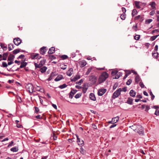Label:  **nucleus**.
<instances>
[{"instance_id": "obj_1", "label": "nucleus", "mask_w": 159, "mask_h": 159, "mask_svg": "<svg viewBox=\"0 0 159 159\" xmlns=\"http://www.w3.org/2000/svg\"><path fill=\"white\" fill-rule=\"evenodd\" d=\"M108 77V74L106 72H102L99 77L98 79L99 83L101 84L104 82Z\"/></svg>"}, {"instance_id": "obj_2", "label": "nucleus", "mask_w": 159, "mask_h": 159, "mask_svg": "<svg viewBox=\"0 0 159 159\" xmlns=\"http://www.w3.org/2000/svg\"><path fill=\"white\" fill-rule=\"evenodd\" d=\"M26 88L27 91L30 93H32L33 92L34 87L31 84H28L26 85Z\"/></svg>"}, {"instance_id": "obj_3", "label": "nucleus", "mask_w": 159, "mask_h": 159, "mask_svg": "<svg viewBox=\"0 0 159 159\" xmlns=\"http://www.w3.org/2000/svg\"><path fill=\"white\" fill-rule=\"evenodd\" d=\"M121 91H122V90L121 88L117 89V90L113 93L112 97V98L115 99L118 97L120 94Z\"/></svg>"}, {"instance_id": "obj_4", "label": "nucleus", "mask_w": 159, "mask_h": 159, "mask_svg": "<svg viewBox=\"0 0 159 159\" xmlns=\"http://www.w3.org/2000/svg\"><path fill=\"white\" fill-rule=\"evenodd\" d=\"M14 43L16 46L19 45L21 43V40L19 38H15L13 39Z\"/></svg>"}, {"instance_id": "obj_5", "label": "nucleus", "mask_w": 159, "mask_h": 159, "mask_svg": "<svg viewBox=\"0 0 159 159\" xmlns=\"http://www.w3.org/2000/svg\"><path fill=\"white\" fill-rule=\"evenodd\" d=\"M106 89H101L98 90V94L99 96H102L106 91Z\"/></svg>"}, {"instance_id": "obj_6", "label": "nucleus", "mask_w": 159, "mask_h": 159, "mask_svg": "<svg viewBox=\"0 0 159 159\" xmlns=\"http://www.w3.org/2000/svg\"><path fill=\"white\" fill-rule=\"evenodd\" d=\"M88 84L87 83H84L83 85L82 90V91L83 93H85L86 92L88 88Z\"/></svg>"}, {"instance_id": "obj_7", "label": "nucleus", "mask_w": 159, "mask_h": 159, "mask_svg": "<svg viewBox=\"0 0 159 159\" xmlns=\"http://www.w3.org/2000/svg\"><path fill=\"white\" fill-rule=\"evenodd\" d=\"M89 80L90 81L92 82L93 83H95L96 81L97 78L94 75H92L89 77Z\"/></svg>"}, {"instance_id": "obj_8", "label": "nucleus", "mask_w": 159, "mask_h": 159, "mask_svg": "<svg viewBox=\"0 0 159 159\" xmlns=\"http://www.w3.org/2000/svg\"><path fill=\"white\" fill-rule=\"evenodd\" d=\"M76 92L77 90L75 89L72 90L69 94V98L72 99L73 97V95L76 93Z\"/></svg>"}, {"instance_id": "obj_9", "label": "nucleus", "mask_w": 159, "mask_h": 159, "mask_svg": "<svg viewBox=\"0 0 159 159\" xmlns=\"http://www.w3.org/2000/svg\"><path fill=\"white\" fill-rule=\"evenodd\" d=\"M76 136L77 139V142H78V144L80 145L81 146H83L84 143V141L80 139L78 135H76Z\"/></svg>"}, {"instance_id": "obj_10", "label": "nucleus", "mask_w": 159, "mask_h": 159, "mask_svg": "<svg viewBox=\"0 0 159 159\" xmlns=\"http://www.w3.org/2000/svg\"><path fill=\"white\" fill-rule=\"evenodd\" d=\"M46 51L47 50L45 47H43L40 49V53L41 54H44Z\"/></svg>"}, {"instance_id": "obj_11", "label": "nucleus", "mask_w": 159, "mask_h": 159, "mask_svg": "<svg viewBox=\"0 0 159 159\" xmlns=\"http://www.w3.org/2000/svg\"><path fill=\"white\" fill-rule=\"evenodd\" d=\"M79 64L81 67H83L86 64V62L84 60H82L80 61Z\"/></svg>"}, {"instance_id": "obj_12", "label": "nucleus", "mask_w": 159, "mask_h": 159, "mask_svg": "<svg viewBox=\"0 0 159 159\" xmlns=\"http://www.w3.org/2000/svg\"><path fill=\"white\" fill-rule=\"evenodd\" d=\"M149 5L151 6V7H152V10H155L156 9V7H155L156 4L155 2H150Z\"/></svg>"}, {"instance_id": "obj_13", "label": "nucleus", "mask_w": 159, "mask_h": 159, "mask_svg": "<svg viewBox=\"0 0 159 159\" xmlns=\"http://www.w3.org/2000/svg\"><path fill=\"white\" fill-rule=\"evenodd\" d=\"M142 126L141 125H137L136 126V129H135V132H138L139 130H144Z\"/></svg>"}, {"instance_id": "obj_14", "label": "nucleus", "mask_w": 159, "mask_h": 159, "mask_svg": "<svg viewBox=\"0 0 159 159\" xmlns=\"http://www.w3.org/2000/svg\"><path fill=\"white\" fill-rule=\"evenodd\" d=\"M55 52V48L54 47H51L49 50L48 53L49 54H52L53 53Z\"/></svg>"}, {"instance_id": "obj_15", "label": "nucleus", "mask_w": 159, "mask_h": 159, "mask_svg": "<svg viewBox=\"0 0 159 159\" xmlns=\"http://www.w3.org/2000/svg\"><path fill=\"white\" fill-rule=\"evenodd\" d=\"M73 69L72 68H70L69 70L67 72L66 74L67 75L70 76L73 74Z\"/></svg>"}, {"instance_id": "obj_16", "label": "nucleus", "mask_w": 159, "mask_h": 159, "mask_svg": "<svg viewBox=\"0 0 159 159\" xmlns=\"http://www.w3.org/2000/svg\"><path fill=\"white\" fill-rule=\"evenodd\" d=\"M63 78V76L62 75H59L54 80L56 81H58Z\"/></svg>"}, {"instance_id": "obj_17", "label": "nucleus", "mask_w": 159, "mask_h": 159, "mask_svg": "<svg viewBox=\"0 0 159 159\" xmlns=\"http://www.w3.org/2000/svg\"><path fill=\"white\" fill-rule=\"evenodd\" d=\"M80 76L79 75H76L73 78L71 79V81H76L78 79H80Z\"/></svg>"}, {"instance_id": "obj_18", "label": "nucleus", "mask_w": 159, "mask_h": 159, "mask_svg": "<svg viewBox=\"0 0 159 159\" xmlns=\"http://www.w3.org/2000/svg\"><path fill=\"white\" fill-rule=\"evenodd\" d=\"M89 98L90 99L93 101H95L96 98L94 94L93 93H91L89 95Z\"/></svg>"}, {"instance_id": "obj_19", "label": "nucleus", "mask_w": 159, "mask_h": 159, "mask_svg": "<svg viewBox=\"0 0 159 159\" xmlns=\"http://www.w3.org/2000/svg\"><path fill=\"white\" fill-rule=\"evenodd\" d=\"M119 120V117L118 116H117L113 118H112V121L113 122V123H115L117 122Z\"/></svg>"}, {"instance_id": "obj_20", "label": "nucleus", "mask_w": 159, "mask_h": 159, "mask_svg": "<svg viewBox=\"0 0 159 159\" xmlns=\"http://www.w3.org/2000/svg\"><path fill=\"white\" fill-rule=\"evenodd\" d=\"M122 75V73H121L120 72H117V73L116 75L115 78H113V79H118Z\"/></svg>"}, {"instance_id": "obj_21", "label": "nucleus", "mask_w": 159, "mask_h": 159, "mask_svg": "<svg viewBox=\"0 0 159 159\" xmlns=\"http://www.w3.org/2000/svg\"><path fill=\"white\" fill-rule=\"evenodd\" d=\"M15 57V56L12 54H10L8 58V61H13Z\"/></svg>"}, {"instance_id": "obj_22", "label": "nucleus", "mask_w": 159, "mask_h": 159, "mask_svg": "<svg viewBox=\"0 0 159 159\" xmlns=\"http://www.w3.org/2000/svg\"><path fill=\"white\" fill-rule=\"evenodd\" d=\"M129 94L130 96L133 97H134L135 96L136 93L133 90H131L130 91Z\"/></svg>"}, {"instance_id": "obj_23", "label": "nucleus", "mask_w": 159, "mask_h": 159, "mask_svg": "<svg viewBox=\"0 0 159 159\" xmlns=\"http://www.w3.org/2000/svg\"><path fill=\"white\" fill-rule=\"evenodd\" d=\"M134 4L136 7L138 8H140V2L138 1H135Z\"/></svg>"}, {"instance_id": "obj_24", "label": "nucleus", "mask_w": 159, "mask_h": 159, "mask_svg": "<svg viewBox=\"0 0 159 159\" xmlns=\"http://www.w3.org/2000/svg\"><path fill=\"white\" fill-rule=\"evenodd\" d=\"M8 55V53L7 52L3 54L2 60H7V57Z\"/></svg>"}, {"instance_id": "obj_25", "label": "nucleus", "mask_w": 159, "mask_h": 159, "mask_svg": "<svg viewBox=\"0 0 159 159\" xmlns=\"http://www.w3.org/2000/svg\"><path fill=\"white\" fill-rule=\"evenodd\" d=\"M47 69V67L45 66H44L40 69V71L42 73H43L46 71Z\"/></svg>"}, {"instance_id": "obj_26", "label": "nucleus", "mask_w": 159, "mask_h": 159, "mask_svg": "<svg viewBox=\"0 0 159 159\" xmlns=\"http://www.w3.org/2000/svg\"><path fill=\"white\" fill-rule=\"evenodd\" d=\"M39 55V54H38L36 53V54L32 56V59L36 58V59H39L40 58H41V57H37Z\"/></svg>"}, {"instance_id": "obj_27", "label": "nucleus", "mask_w": 159, "mask_h": 159, "mask_svg": "<svg viewBox=\"0 0 159 159\" xmlns=\"http://www.w3.org/2000/svg\"><path fill=\"white\" fill-rule=\"evenodd\" d=\"M10 150L11 151L16 152L18 151V147H15L11 148Z\"/></svg>"}, {"instance_id": "obj_28", "label": "nucleus", "mask_w": 159, "mask_h": 159, "mask_svg": "<svg viewBox=\"0 0 159 159\" xmlns=\"http://www.w3.org/2000/svg\"><path fill=\"white\" fill-rule=\"evenodd\" d=\"M138 13L137 10L135 9H134L132 13V15L133 17H134L135 15H136Z\"/></svg>"}, {"instance_id": "obj_29", "label": "nucleus", "mask_w": 159, "mask_h": 159, "mask_svg": "<svg viewBox=\"0 0 159 159\" xmlns=\"http://www.w3.org/2000/svg\"><path fill=\"white\" fill-rule=\"evenodd\" d=\"M14 48L13 44L10 43L8 45V49L9 51H11Z\"/></svg>"}, {"instance_id": "obj_30", "label": "nucleus", "mask_w": 159, "mask_h": 159, "mask_svg": "<svg viewBox=\"0 0 159 159\" xmlns=\"http://www.w3.org/2000/svg\"><path fill=\"white\" fill-rule=\"evenodd\" d=\"M152 56L156 59H157L158 57V54L157 52L152 53Z\"/></svg>"}, {"instance_id": "obj_31", "label": "nucleus", "mask_w": 159, "mask_h": 159, "mask_svg": "<svg viewBox=\"0 0 159 159\" xmlns=\"http://www.w3.org/2000/svg\"><path fill=\"white\" fill-rule=\"evenodd\" d=\"M55 75L53 73H52L50 74L49 77L48 78V80L49 81L51 80L52 79L53 77Z\"/></svg>"}, {"instance_id": "obj_32", "label": "nucleus", "mask_w": 159, "mask_h": 159, "mask_svg": "<svg viewBox=\"0 0 159 159\" xmlns=\"http://www.w3.org/2000/svg\"><path fill=\"white\" fill-rule=\"evenodd\" d=\"M27 64V63L26 62H22L21 63V65L20 66V68H23L25 66H26Z\"/></svg>"}, {"instance_id": "obj_33", "label": "nucleus", "mask_w": 159, "mask_h": 159, "mask_svg": "<svg viewBox=\"0 0 159 159\" xmlns=\"http://www.w3.org/2000/svg\"><path fill=\"white\" fill-rule=\"evenodd\" d=\"M133 99L131 98H129L127 101V102L128 103L132 105V104Z\"/></svg>"}, {"instance_id": "obj_34", "label": "nucleus", "mask_w": 159, "mask_h": 159, "mask_svg": "<svg viewBox=\"0 0 159 159\" xmlns=\"http://www.w3.org/2000/svg\"><path fill=\"white\" fill-rule=\"evenodd\" d=\"M159 36V34L158 35H156L155 36H152L150 39L151 41H153L155 40Z\"/></svg>"}, {"instance_id": "obj_35", "label": "nucleus", "mask_w": 159, "mask_h": 159, "mask_svg": "<svg viewBox=\"0 0 159 159\" xmlns=\"http://www.w3.org/2000/svg\"><path fill=\"white\" fill-rule=\"evenodd\" d=\"M1 46L4 50H6L7 49V47L6 46H5L4 44L1 43Z\"/></svg>"}, {"instance_id": "obj_36", "label": "nucleus", "mask_w": 159, "mask_h": 159, "mask_svg": "<svg viewBox=\"0 0 159 159\" xmlns=\"http://www.w3.org/2000/svg\"><path fill=\"white\" fill-rule=\"evenodd\" d=\"M140 79V77L139 75H137L135 78V80L136 82L138 83L139 82Z\"/></svg>"}, {"instance_id": "obj_37", "label": "nucleus", "mask_w": 159, "mask_h": 159, "mask_svg": "<svg viewBox=\"0 0 159 159\" xmlns=\"http://www.w3.org/2000/svg\"><path fill=\"white\" fill-rule=\"evenodd\" d=\"M34 65L36 68H40L42 66V65H41L39 63V64H38L37 63H35Z\"/></svg>"}, {"instance_id": "obj_38", "label": "nucleus", "mask_w": 159, "mask_h": 159, "mask_svg": "<svg viewBox=\"0 0 159 159\" xmlns=\"http://www.w3.org/2000/svg\"><path fill=\"white\" fill-rule=\"evenodd\" d=\"M20 49H16L14 50L13 51V52L14 54H16L19 53V52H20Z\"/></svg>"}, {"instance_id": "obj_39", "label": "nucleus", "mask_w": 159, "mask_h": 159, "mask_svg": "<svg viewBox=\"0 0 159 159\" xmlns=\"http://www.w3.org/2000/svg\"><path fill=\"white\" fill-rule=\"evenodd\" d=\"M92 69L93 68L92 67L89 68L88 69V70L86 73V75H88L89 74V73L91 71Z\"/></svg>"}, {"instance_id": "obj_40", "label": "nucleus", "mask_w": 159, "mask_h": 159, "mask_svg": "<svg viewBox=\"0 0 159 159\" xmlns=\"http://www.w3.org/2000/svg\"><path fill=\"white\" fill-rule=\"evenodd\" d=\"M138 133L140 135H143L144 134V130H139V131L136 132Z\"/></svg>"}, {"instance_id": "obj_41", "label": "nucleus", "mask_w": 159, "mask_h": 159, "mask_svg": "<svg viewBox=\"0 0 159 159\" xmlns=\"http://www.w3.org/2000/svg\"><path fill=\"white\" fill-rule=\"evenodd\" d=\"M16 122L17 124V125H16L17 127L18 128H21V125L20 123H19V121L18 120H16Z\"/></svg>"}, {"instance_id": "obj_42", "label": "nucleus", "mask_w": 159, "mask_h": 159, "mask_svg": "<svg viewBox=\"0 0 159 159\" xmlns=\"http://www.w3.org/2000/svg\"><path fill=\"white\" fill-rule=\"evenodd\" d=\"M140 18V21H142L143 20L142 18V17H141L140 16L138 15V16H136L134 18V20H137L139 19Z\"/></svg>"}, {"instance_id": "obj_43", "label": "nucleus", "mask_w": 159, "mask_h": 159, "mask_svg": "<svg viewBox=\"0 0 159 159\" xmlns=\"http://www.w3.org/2000/svg\"><path fill=\"white\" fill-rule=\"evenodd\" d=\"M80 153H81L82 154H84L85 152V150H84V148H80Z\"/></svg>"}, {"instance_id": "obj_44", "label": "nucleus", "mask_w": 159, "mask_h": 159, "mask_svg": "<svg viewBox=\"0 0 159 159\" xmlns=\"http://www.w3.org/2000/svg\"><path fill=\"white\" fill-rule=\"evenodd\" d=\"M67 86V85L66 84H64L59 86V88L61 89H62L66 88Z\"/></svg>"}, {"instance_id": "obj_45", "label": "nucleus", "mask_w": 159, "mask_h": 159, "mask_svg": "<svg viewBox=\"0 0 159 159\" xmlns=\"http://www.w3.org/2000/svg\"><path fill=\"white\" fill-rule=\"evenodd\" d=\"M117 72L118 71L117 70H116L112 71L111 72V74L112 75H116L117 73Z\"/></svg>"}, {"instance_id": "obj_46", "label": "nucleus", "mask_w": 159, "mask_h": 159, "mask_svg": "<svg viewBox=\"0 0 159 159\" xmlns=\"http://www.w3.org/2000/svg\"><path fill=\"white\" fill-rule=\"evenodd\" d=\"M120 18L121 19L124 20L126 18L125 14H121L120 16Z\"/></svg>"}, {"instance_id": "obj_47", "label": "nucleus", "mask_w": 159, "mask_h": 159, "mask_svg": "<svg viewBox=\"0 0 159 159\" xmlns=\"http://www.w3.org/2000/svg\"><path fill=\"white\" fill-rule=\"evenodd\" d=\"M83 81H84V80L83 79H82L80 80H79V81H78V82H76V84H78L80 85L82 83H83Z\"/></svg>"}, {"instance_id": "obj_48", "label": "nucleus", "mask_w": 159, "mask_h": 159, "mask_svg": "<svg viewBox=\"0 0 159 159\" xmlns=\"http://www.w3.org/2000/svg\"><path fill=\"white\" fill-rule=\"evenodd\" d=\"M140 36L139 35H136L134 37V39L136 40H138L139 39Z\"/></svg>"}, {"instance_id": "obj_49", "label": "nucleus", "mask_w": 159, "mask_h": 159, "mask_svg": "<svg viewBox=\"0 0 159 159\" xmlns=\"http://www.w3.org/2000/svg\"><path fill=\"white\" fill-rule=\"evenodd\" d=\"M118 85V84L117 83H115L113 87V89H115L117 88Z\"/></svg>"}, {"instance_id": "obj_50", "label": "nucleus", "mask_w": 159, "mask_h": 159, "mask_svg": "<svg viewBox=\"0 0 159 159\" xmlns=\"http://www.w3.org/2000/svg\"><path fill=\"white\" fill-rule=\"evenodd\" d=\"M45 60H43L40 61L39 63L42 65V66H43L45 62Z\"/></svg>"}, {"instance_id": "obj_51", "label": "nucleus", "mask_w": 159, "mask_h": 159, "mask_svg": "<svg viewBox=\"0 0 159 159\" xmlns=\"http://www.w3.org/2000/svg\"><path fill=\"white\" fill-rule=\"evenodd\" d=\"M81 96V93H78L75 96V98H79Z\"/></svg>"}, {"instance_id": "obj_52", "label": "nucleus", "mask_w": 159, "mask_h": 159, "mask_svg": "<svg viewBox=\"0 0 159 159\" xmlns=\"http://www.w3.org/2000/svg\"><path fill=\"white\" fill-rule=\"evenodd\" d=\"M132 82V80L131 79H129L126 83V84L127 85H129Z\"/></svg>"}, {"instance_id": "obj_53", "label": "nucleus", "mask_w": 159, "mask_h": 159, "mask_svg": "<svg viewBox=\"0 0 159 159\" xmlns=\"http://www.w3.org/2000/svg\"><path fill=\"white\" fill-rule=\"evenodd\" d=\"M152 21V19H149L147 20H146V23L147 24H149L150 23H151Z\"/></svg>"}, {"instance_id": "obj_54", "label": "nucleus", "mask_w": 159, "mask_h": 159, "mask_svg": "<svg viewBox=\"0 0 159 159\" xmlns=\"http://www.w3.org/2000/svg\"><path fill=\"white\" fill-rule=\"evenodd\" d=\"M2 66L3 67H7L8 64L5 62H2Z\"/></svg>"}, {"instance_id": "obj_55", "label": "nucleus", "mask_w": 159, "mask_h": 159, "mask_svg": "<svg viewBox=\"0 0 159 159\" xmlns=\"http://www.w3.org/2000/svg\"><path fill=\"white\" fill-rule=\"evenodd\" d=\"M61 58L63 59H66L68 58V56L66 55H63L61 56Z\"/></svg>"}, {"instance_id": "obj_56", "label": "nucleus", "mask_w": 159, "mask_h": 159, "mask_svg": "<svg viewBox=\"0 0 159 159\" xmlns=\"http://www.w3.org/2000/svg\"><path fill=\"white\" fill-rule=\"evenodd\" d=\"M49 57L51 60L55 59L56 58L55 56L54 55H49Z\"/></svg>"}, {"instance_id": "obj_57", "label": "nucleus", "mask_w": 159, "mask_h": 159, "mask_svg": "<svg viewBox=\"0 0 159 159\" xmlns=\"http://www.w3.org/2000/svg\"><path fill=\"white\" fill-rule=\"evenodd\" d=\"M136 126L137 125H132V126H130V127H132L131 128L132 129H133V130L135 132V129H136Z\"/></svg>"}, {"instance_id": "obj_58", "label": "nucleus", "mask_w": 159, "mask_h": 159, "mask_svg": "<svg viewBox=\"0 0 159 159\" xmlns=\"http://www.w3.org/2000/svg\"><path fill=\"white\" fill-rule=\"evenodd\" d=\"M150 95L151 96V99L152 100H153L155 98V96L153 95L151 91L150 92Z\"/></svg>"}, {"instance_id": "obj_59", "label": "nucleus", "mask_w": 159, "mask_h": 159, "mask_svg": "<svg viewBox=\"0 0 159 159\" xmlns=\"http://www.w3.org/2000/svg\"><path fill=\"white\" fill-rule=\"evenodd\" d=\"M139 85L142 88H143L144 87V85L142 82H140L139 83Z\"/></svg>"}, {"instance_id": "obj_60", "label": "nucleus", "mask_w": 159, "mask_h": 159, "mask_svg": "<svg viewBox=\"0 0 159 159\" xmlns=\"http://www.w3.org/2000/svg\"><path fill=\"white\" fill-rule=\"evenodd\" d=\"M155 114L157 116H159V110H156Z\"/></svg>"}, {"instance_id": "obj_61", "label": "nucleus", "mask_w": 159, "mask_h": 159, "mask_svg": "<svg viewBox=\"0 0 159 159\" xmlns=\"http://www.w3.org/2000/svg\"><path fill=\"white\" fill-rule=\"evenodd\" d=\"M57 136L54 134L53 135V139L54 140H56L57 139Z\"/></svg>"}, {"instance_id": "obj_62", "label": "nucleus", "mask_w": 159, "mask_h": 159, "mask_svg": "<svg viewBox=\"0 0 159 159\" xmlns=\"http://www.w3.org/2000/svg\"><path fill=\"white\" fill-rule=\"evenodd\" d=\"M34 108H35V112H36V113L38 112L39 111V108L35 107Z\"/></svg>"}, {"instance_id": "obj_63", "label": "nucleus", "mask_w": 159, "mask_h": 159, "mask_svg": "<svg viewBox=\"0 0 159 159\" xmlns=\"http://www.w3.org/2000/svg\"><path fill=\"white\" fill-rule=\"evenodd\" d=\"M150 109V107L148 105H147L146 106V109L145 110V111H148V110H149Z\"/></svg>"}, {"instance_id": "obj_64", "label": "nucleus", "mask_w": 159, "mask_h": 159, "mask_svg": "<svg viewBox=\"0 0 159 159\" xmlns=\"http://www.w3.org/2000/svg\"><path fill=\"white\" fill-rule=\"evenodd\" d=\"M125 72L126 73V74H127L128 75L131 74V72L129 70H125Z\"/></svg>"}]
</instances>
